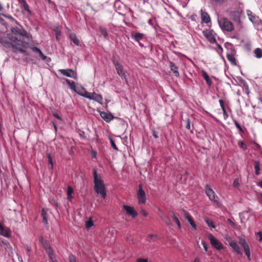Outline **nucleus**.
Instances as JSON below:
<instances>
[{
    "label": "nucleus",
    "mask_w": 262,
    "mask_h": 262,
    "mask_svg": "<svg viewBox=\"0 0 262 262\" xmlns=\"http://www.w3.org/2000/svg\"><path fill=\"white\" fill-rule=\"evenodd\" d=\"M235 124L237 127L239 129V131H243L240 125L236 121H235Z\"/></svg>",
    "instance_id": "52"
},
{
    "label": "nucleus",
    "mask_w": 262,
    "mask_h": 262,
    "mask_svg": "<svg viewBox=\"0 0 262 262\" xmlns=\"http://www.w3.org/2000/svg\"><path fill=\"white\" fill-rule=\"evenodd\" d=\"M218 23L220 27L224 31L231 32L234 30L233 24L225 17L219 19Z\"/></svg>",
    "instance_id": "3"
},
{
    "label": "nucleus",
    "mask_w": 262,
    "mask_h": 262,
    "mask_svg": "<svg viewBox=\"0 0 262 262\" xmlns=\"http://www.w3.org/2000/svg\"><path fill=\"white\" fill-rule=\"evenodd\" d=\"M100 31L101 32L102 35H103V36L105 38H106V37L107 36V33L106 29L105 28H100Z\"/></svg>",
    "instance_id": "36"
},
{
    "label": "nucleus",
    "mask_w": 262,
    "mask_h": 262,
    "mask_svg": "<svg viewBox=\"0 0 262 262\" xmlns=\"http://www.w3.org/2000/svg\"><path fill=\"white\" fill-rule=\"evenodd\" d=\"M256 234L258 236V237H259L258 241L259 242H262V232L259 231Z\"/></svg>",
    "instance_id": "46"
},
{
    "label": "nucleus",
    "mask_w": 262,
    "mask_h": 262,
    "mask_svg": "<svg viewBox=\"0 0 262 262\" xmlns=\"http://www.w3.org/2000/svg\"><path fill=\"white\" fill-rule=\"evenodd\" d=\"M173 219L174 221L176 223L177 225H178V227L179 229H181V223L179 220V219L177 217V216H176L174 213H173Z\"/></svg>",
    "instance_id": "31"
},
{
    "label": "nucleus",
    "mask_w": 262,
    "mask_h": 262,
    "mask_svg": "<svg viewBox=\"0 0 262 262\" xmlns=\"http://www.w3.org/2000/svg\"><path fill=\"white\" fill-rule=\"evenodd\" d=\"M205 190L206 193L210 200L213 202L214 203L217 204L219 203L218 197L215 195L214 191L210 188L208 185L206 186Z\"/></svg>",
    "instance_id": "4"
},
{
    "label": "nucleus",
    "mask_w": 262,
    "mask_h": 262,
    "mask_svg": "<svg viewBox=\"0 0 262 262\" xmlns=\"http://www.w3.org/2000/svg\"><path fill=\"white\" fill-rule=\"evenodd\" d=\"M239 146L244 149H246L247 147L246 144L243 141L239 143Z\"/></svg>",
    "instance_id": "44"
},
{
    "label": "nucleus",
    "mask_w": 262,
    "mask_h": 262,
    "mask_svg": "<svg viewBox=\"0 0 262 262\" xmlns=\"http://www.w3.org/2000/svg\"><path fill=\"white\" fill-rule=\"evenodd\" d=\"M94 190L103 198L106 195V189L103 181L100 175H98L96 169L93 170Z\"/></svg>",
    "instance_id": "2"
},
{
    "label": "nucleus",
    "mask_w": 262,
    "mask_h": 262,
    "mask_svg": "<svg viewBox=\"0 0 262 262\" xmlns=\"http://www.w3.org/2000/svg\"><path fill=\"white\" fill-rule=\"evenodd\" d=\"M109 139L110 140V142H111V145L113 147V148L114 149H115L116 150H118V149L117 146L116 145L115 142H114V140L113 139V138L110 136Z\"/></svg>",
    "instance_id": "33"
},
{
    "label": "nucleus",
    "mask_w": 262,
    "mask_h": 262,
    "mask_svg": "<svg viewBox=\"0 0 262 262\" xmlns=\"http://www.w3.org/2000/svg\"><path fill=\"white\" fill-rule=\"evenodd\" d=\"M157 235L156 234H150L149 235V236L151 238H152L153 237H156Z\"/></svg>",
    "instance_id": "61"
},
{
    "label": "nucleus",
    "mask_w": 262,
    "mask_h": 262,
    "mask_svg": "<svg viewBox=\"0 0 262 262\" xmlns=\"http://www.w3.org/2000/svg\"><path fill=\"white\" fill-rule=\"evenodd\" d=\"M72 84V89L79 95L84 97V96L86 95L87 92L84 90V88L76 87L75 85L74 82H73Z\"/></svg>",
    "instance_id": "11"
},
{
    "label": "nucleus",
    "mask_w": 262,
    "mask_h": 262,
    "mask_svg": "<svg viewBox=\"0 0 262 262\" xmlns=\"http://www.w3.org/2000/svg\"><path fill=\"white\" fill-rule=\"evenodd\" d=\"M54 116L59 119H61L60 117L58 114H54Z\"/></svg>",
    "instance_id": "63"
},
{
    "label": "nucleus",
    "mask_w": 262,
    "mask_h": 262,
    "mask_svg": "<svg viewBox=\"0 0 262 262\" xmlns=\"http://www.w3.org/2000/svg\"><path fill=\"white\" fill-rule=\"evenodd\" d=\"M202 244L205 251H207V245L205 244V243L204 242H202Z\"/></svg>",
    "instance_id": "53"
},
{
    "label": "nucleus",
    "mask_w": 262,
    "mask_h": 262,
    "mask_svg": "<svg viewBox=\"0 0 262 262\" xmlns=\"http://www.w3.org/2000/svg\"><path fill=\"white\" fill-rule=\"evenodd\" d=\"M137 198L138 200L139 204H143L145 203L146 201V195L145 193L142 189V185H139V190L137 193Z\"/></svg>",
    "instance_id": "6"
},
{
    "label": "nucleus",
    "mask_w": 262,
    "mask_h": 262,
    "mask_svg": "<svg viewBox=\"0 0 262 262\" xmlns=\"http://www.w3.org/2000/svg\"><path fill=\"white\" fill-rule=\"evenodd\" d=\"M228 222L230 224L231 226H232L233 227H234L235 226V224L232 222L230 219L228 220Z\"/></svg>",
    "instance_id": "48"
},
{
    "label": "nucleus",
    "mask_w": 262,
    "mask_h": 262,
    "mask_svg": "<svg viewBox=\"0 0 262 262\" xmlns=\"http://www.w3.org/2000/svg\"><path fill=\"white\" fill-rule=\"evenodd\" d=\"M59 72L63 75L67 77L76 79V73L72 69H61L59 70Z\"/></svg>",
    "instance_id": "9"
},
{
    "label": "nucleus",
    "mask_w": 262,
    "mask_h": 262,
    "mask_svg": "<svg viewBox=\"0 0 262 262\" xmlns=\"http://www.w3.org/2000/svg\"><path fill=\"white\" fill-rule=\"evenodd\" d=\"M152 134L155 138H157L158 137V132H152Z\"/></svg>",
    "instance_id": "56"
},
{
    "label": "nucleus",
    "mask_w": 262,
    "mask_h": 262,
    "mask_svg": "<svg viewBox=\"0 0 262 262\" xmlns=\"http://www.w3.org/2000/svg\"><path fill=\"white\" fill-rule=\"evenodd\" d=\"M136 262H148L147 259L139 258L136 260Z\"/></svg>",
    "instance_id": "45"
},
{
    "label": "nucleus",
    "mask_w": 262,
    "mask_h": 262,
    "mask_svg": "<svg viewBox=\"0 0 262 262\" xmlns=\"http://www.w3.org/2000/svg\"><path fill=\"white\" fill-rule=\"evenodd\" d=\"M100 116L106 122L111 121L114 118V117L111 114H107V113L104 112H101Z\"/></svg>",
    "instance_id": "14"
},
{
    "label": "nucleus",
    "mask_w": 262,
    "mask_h": 262,
    "mask_svg": "<svg viewBox=\"0 0 262 262\" xmlns=\"http://www.w3.org/2000/svg\"><path fill=\"white\" fill-rule=\"evenodd\" d=\"M39 55L42 58V59H46V56H45L42 53V54H39Z\"/></svg>",
    "instance_id": "59"
},
{
    "label": "nucleus",
    "mask_w": 262,
    "mask_h": 262,
    "mask_svg": "<svg viewBox=\"0 0 262 262\" xmlns=\"http://www.w3.org/2000/svg\"><path fill=\"white\" fill-rule=\"evenodd\" d=\"M239 186V183L238 182V180L236 179L234 180L233 183V186L235 188H237Z\"/></svg>",
    "instance_id": "37"
},
{
    "label": "nucleus",
    "mask_w": 262,
    "mask_h": 262,
    "mask_svg": "<svg viewBox=\"0 0 262 262\" xmlns=\"http://www.w3.org/2000/svg\"><path fill=\"white\" fill-rule=\"evenodd\" d=\"M73 81L71 82V81L69 79L66 80V82L68 83V84L70 86V88L72 89V83Z\"/></svg>",
    "instance_id": "49"
},
{
    "label": "nucleus",
    "mask_w": 262,
    "mask_h": 262,
    "mask_svg": "<svg viewBox=\"0 0 262 262\" xmlns=\"http://www.w3.org/2000/svg\"><path fill=\"white\" fill-rule=\"evenodd\" d=\"M49 257L52 260H54L55 258L54 254L53 253L52 251L50 249L48 251Z\"/></svg>",
    "instance_id": "35"
},
{
    "label": "nucleus",
    "mask_w": 262,
    "mask_h": 262,
    "mask_svg": "<svg viewBox=\"0 0 262 262\" xmlns=\"http://www.w3.org/2000/svg\"><path fill=\"white\" fill-rule=\"evenodd\" d=\"M230 246L232 247L233 249L237 253V254H242V252L241 251L240 248L236 242L231 243Z\"/></svg>",
    "instance_id": "19"
},
{
    "label": "nucleus",
    "mask_w": 262,
    "mask_h": 262,
    "mask_svg": "<svg viewBox=\"0 0 262 262\" xmlns=\"http://www.w3.org/2000/svg\"><path fill=\"white\" fill-rule=\"evenodd\" d=\"M69 262H77L76 257L72 254L69 255Z\"/></svg>",
    "instance_id": "38"
},
{
    "label": "nucleus",
    "mask_w": 262,
    "mask_h": 262,
    "mask_svg": "<svg viewBox=\"0 0 262 262\" xmlns=\"http://www.w3.org/2000/svg\"><path fill=\"white\" fill-rule=\"evenodd\" d=\"M254 18V16H251L249 17V19H250V20L251 22H252L253 23H254V21L253 20V18Z\"/></svg>",
    "instance_id": "60"
},
{
    "label": "nucleus",
    "mask_w": 262,
    "mask_h": 262,
    "mask_svg": "<svg viewBox=\"0 0 262 262\" xmlns=\"http://www.w3.org/2000/svg\"><path fill=\"white\" fill-rule=\"evenodd\" d=\"M144 35L140 33H137L136 34H132V37L136 41L139 42V41L143 38Z\"/></svg>",
    "instance_id": "20"
},
{
    "label": "nucleus",
    "mask_w": 262,
    "mask_h": 262,
    "mask_svg": "<svg viewBox=\"0 0 262 262\" xmlns=\"http://www.w3.org/2000/svg\"><path fill=\"white\" fill-rule=\"evenodd\" d=\"M241 13L238 10L232 11L229 13V15L231 18L237 24L241 23Z\"/></svg>",
    "instance_id": "8"
},
{
    "label": "nucleus",
    "mask_w": 262,
    "mask_h": 262,
    "mask_svg": "<svg viewBox=\"0 0 262 262\" xmlns=\"http://www.w3.org/2000/svg\"><path fill=\"white\" fill-rule=\"evenodd\" d=\"M41 215L42 217V222L45 224H48V219H47V213L44 209H42L41 210Z\"/></svg>",
    "instance_id": "22"
},
{
    "label": "nucleus",
    "mask_w": 262,
    "mask_h": 262,
    "mask_svg": "<svg viewBox=\"0 0 262 262\" xmlns=\"http://www.w3.org/2000/svg\"><path fill=\"white\" fill-rule=\"evenodd\" d=\"M208 238L209 239L212 246L217 250H221L224 248L223 245L220 242H219L212 234H209L208 235Z\"/></svg>",
    "instance_id": "5"
},
{
    "label": "nucleus",
    "mask_w": 262,
    "mask_h": 262,
    "mask_svg": "<svg viewBox=\"0 0 262 262\" xmlns=\"http://www.w3.org/2000/svg\"><path fill=\"white\" fill-rule=\"evenodd\" d=\"M70 37L71 40L77 46L80 45V41L77 38V36L74 33H71L70 34Z\"/></svg>",
    "instance_id": "21"
},
{
    "label": "nucleus",
    "mask_w": 262,
    "mask_h": 262,
    "mask_svg": "<svg viewBox=\"0 0 262 262\" xmlns=\"http://www.w3.org/2000/svg\"><path fill=\"white\" fill-rule=\"evenodd\" d=\"M204 35L210 42L214 43L216 42L215 38L211 34L206 33Z\"/></svg>",
    "instance_id": "25"
},
{
    "label": "nucleus",
    "mask_w": 262,
    "mask_h": 262,
    "mask_svg": "<svg viewBox=\"0 0 262 262\" xmlns=\"http://www.w3.org/2000/svg\"><path fill=\"white\" fill-rule=\"evenodd\" d=\"M185 123H186V128L187 130L191 129V128H190V122L189 119H187L186 121H185Z\"/></svg>",
    "instance_id": "39"
},
{
    "label": "nucleus",
    "mask_w": 262,
    "mask_h": 262,
    "mask_svg": "<svg viewBox=\"0 0 262 262\" xmlns=\"http://www.w3.org/2000/svg\"><path fill=\"white\" fill-rule=\"evenodd\" d=\"M220 103L221 106L222 108V110H224L225 107H224V101L222 100H220Z\"/></svg>",
    "instance_id": "51"
},
{
    "label": "nucleus",
    "mask_w": 262,
    "mask_h": 262,
    "mask_svg": "<svg viewBox=\"0 0 262 262\" xmlns=\"http://www.w3.org/2000/svg\"><path fill=\"white\" fill-rule=\"evenodd\" d=\"M252 12L250 10H247V15L249 17L251 16Z\"/></svg>",
    "instance_id": "58"
},
{
    "label": "nucleus",
    "mask_w": 262,
    "mask_h": 262,
    "mask_svg": "<svg viewBox=\"0 0 262 262\" xmlns=\"http://www.w3.org/2000/svg\"><path fill=\"white\" fill-rule=\"evenodd\" d=\"M201 18L202 20L205 23H208L210 21V16L207 13L201 10Z\"/></svg>",
    "instance_id": "17"
},
{
    "label": "nucleus",
    "mask_w": 262,
    "mask_h": 262,
    "mask_svg": "<svg viewBox=\"0 0 262 262\" xmlns=\"http://www.w3.org/2000/svg\"><path fill=\"white\" fill-rule=\"evenodd\" d=\"M92 157L95 158L97 156V152L93 150L92 151Z\"/></svg>",
    "instance_id": "55"
},
{
    "label": "nucleus",
    "mask_w": 262,
    "mask_h": 262,
    "mask_svg": "<svg viewBox=\"0 0 262 262\" xmlns=\"http://www.w3.org/2000/svg\"><path fill=\"white\" fill-rule=\"evenodd\" d=\"M223 112H224V115H225V116H227V114L226 112V111H225V108L224 109V110H223Z\"/></svg>",
    "instance_id": "64"
},
{
    "label": "nucleus",
    "mask_w": 262,
    "mask_h": 262,
    "mask_svg": "<svg viewBox=\"0 0 262 262\" xmlns=\"http://www.w3.org/2000/svg\"><path fill=\"white\" fill-rule=\"evenodd\" d=\"M123 208L125 210L126 212L132 217H136L138 215L137 212L133 207L124 205Z\"/></svg>",
    "instance_id": "10"
},
{
    "label": "nucleus",
    "mask_w": 262,
    "mask_h": 262,
    "mask_svg": "<svg viewBox=\"0 0 262 262\" xmlns=\"http://www.w3.org/2000/svg\"><path fill=\"white\" fill-rule=\"evenodd\" d=\"M202 75H203V76L204 78L206 81V82L207 83V84L209 86H210L211 85V84H212V81L210 79L208 75V74H207V73L206 72H205L204 71H202Z\"/></svg>",
    "instance_id": "23"
},
{
    "label": "nucleus",
    "mask_w": 262,
    "mask_h": 262,
    "mask_svg": "<svg viewBox=\"0 0 262 262\" xmlns=\"http://www.w3.org/2000/svg\"><path fill=\"white\" fill-rule=\"evenodd\" d=\"M141 213L144 215V216H146L148 215L147 212L145 211L144 209H142L141 211Z\"/></svg>",
    "instance_id": "50"
},
{
    "label": "nucleus",
    "mask_w": 262,
    "mask_h": 262,
    "mask_svg": "<svg viewBox=\"0 0 262 262\" xmlns=\"http://www.w3.org/2000/svg\"><path fill=\"white\" fill-rule=\"evenodd\" d=\"M240 244L243 247L245 254L247 256L248 259L250 260H251L250 258V248L248 244L247 243V242L245 241V240H242L240 242Z\"/></svg>",
    "instance_id": "12"
},
{
    "label": "nucleus",
    "mask_w": 262,
    "mask_h": 262,
    "mask_svg": "<svg viewBox=\"0 0 262 262\" xmlns=\"http://www.w3.org/2000/svg\"><path fill=\"white\" fill-rule=\"evenodd\" d=\"M24 8V10L25 11H26L28 14H30L31 13V12L29 10V6L26 3V4L24 5L23 6H22Z\"/></svg>",
    "instance_id": "40"
},
{
    "label": "nucleus",
    "mask_w": 262,
    "mask_h": 262,
    "mask_svg": "<svg viewBox=\"0 0 262 262\" xmlns=\"http://www.w3.org/2000/svg\"><path fill=\"white\" fill-rule=\"evenodd\" d=\"M193 262H201V259L199 257H196L195 258V259H194V261Z\"/></svg>",
    "instance_id": "57"
},
{
    "label": "nucleus",
    "mask_w": 262,
    "mask_h": 262,
    "mask_svg": "<svg viewBox=\"0 0 262 262\" xmlns=\"http://www.w3.org/2000/svg\"><path fill=\"white\" fill-rule=\"evenodd\" d=\"M254 53L255 56L258 58L262 57V50L260 48H256L254 51Z\"/></svg>",
    "instance_id": "27"
},
{
    "label": "nucleus",
    "mask_w": 262,
    "mask_h": 262,
    "mask_svg": "<svg viewBox=\"0 0 262 262\" xmlns=\"http://www.w3.org/2000/svg\"><path fill=\"white\" fill-rule=\"evenodd\" d=\"M211 1H212V2L214 3L216 5H217V4L220 5L223 2V0H211Z\"/></svg>",
    "instance_id": "47"
},
{
    "label": "nucleus",
    "mask_w": 262,
    "mask_h": 262,
    "mask_svg": "<svg viewBox=\"0 0 262 262\" xmlns=\"http://www.w3.org/2000/svg\"><path fill=\"white\" fill-rule=\"evenodd\" d=\"M227 57L232 64L236 65V59L232 54H228Z\"/></svg>",
    "instance_id": "24"
},
{
    "label": "nucleus",
    "mask_w": 262,
    "mask_h": 262,
    "mask_svg": "<svg viewBox=\"0 0 262 262\" xmlns=\"http://www.w3.org/2000/svg\"><path fill=\"white\" fill-rule=\"evenodd\" d=\"M73 193V189L70 187L69 186L68 187V191H67V199L69 200H71V198H72V194Z\"/></svg>",
    "instance_id": "28"
},
{
    "label": "nucleus",
    "mask_w": 262,
    "mask_h": 262,
    "mask_svg": "<svg viewBox=\"0 0 262 262\" xmlns=\"http://www.w3.org/2000/svg\"><path fill=\"white\" fill-rule=\"evenodd\" d=\"M258 186L262 188V181L258 182Z\"/></svg>",
    "instance_id": "62"
},
{
    "label": "nucleus",
    "mask_w": 262,
    "mask_h": 262,
    "mask_svg": "<svg viewBox=\"0 0 262 262\" xmlns=\"http://www.w3.org/2000/svg\"><path fill=\"white\" fill-rule=\"evenodd\" d=\"M185 217L187 220L188 222L190 223L191 227L194 229H196V225L194 222L193 221L192 217L189 215V214L186 212H185Z\"/></svg>",
    "instance_id": "15"
},
{
    "label": "nucleus",
    "mask_w": 262,
    "mask_h": 262,
    "mask_svg": "<svg viewBox=\"0 0 262 262\" xmlns=\"http://www.w3.org/2000/svg\"><path fill=\"white\" fill-rule=\"evenodd\" d=\"M116 70L118 74L120 76H121L122 78H124V79H126V75H125V73L123 69V67H122V65L116 68Z\"/></svg>",
    "instance_id": "18"
},
{
    "label": "nucleus",
    "mask_w": 262,
    "mask_h": 262,
    "mask_svg": "<svg viewBox=\"0 0 262 262\" xmlns=\"http://www.w3.org/2000/svg\"><path fill=\"white\" fill-rule=\"evenodd\" d=\"M84 97L89 99L94 100L100 104L102 103V97L101 95L96 94L95 93H88L87 92Z\"/></svg>",
    "instance_id": "7"
},
{
    "label": "nucleus",
    "mask_w": 262,
    "mask_h": 262,
    "mask_svg": "<svg viewBox=\"0 0 262 262\" xmlns=\"http://www.w3.org/2000/svg\"><path fill=\"white\" fill-rule=\"evenodd\" d=\"M18 1L21 6H23L27 3L25 0H18Z\"/></svg>",
    "instance_id": "54"
},
{
    "label": "nucleus",
    "mask_w": 262,
    "mask_h": 262,
    "mask_svg": "<svg viewBox=\"0 0 262 262\" xmlns=\"http://www.w3.org/2000/svg\"><path fill=\"white\" fill-rule=\"evenodd\" d=\"M254 169L255 170V174L256 175H259L260 173V165L259 162L257 161L254 162Z\"/></svg>",
    "instance_id": "26"
},
{
    "label": "nucleus",
    "mask_w": 262,
    "mask_h": 262,
    "mask_svg": "<svg viewBox=\"0 0 262 262\" xmlns=\"http://www.w3.org/2000/svg\"><path fill=\"white\" fill-rule=\"evenodd\" d=\"M0 234L6 237H10L11 236L10 230L9 228H5L3 224L0 222Z\"/></svg>",
    "instance_id": "13"
},
{
    "label": "nucleus",
    "mask_w": 262,
    "mask_h": 262,
    "mask_svg": "<svg viewBox=\"0 0 262 262\" xmlns=\"http://www.w3.org/2000/svg\"><path fill=\"white\" fill-rule=\"evenodd\" d=\"M56 37L57 39H59V36L60 35V32L58 30V28L55 29Z\"/></svg>",
    "instance_id": "42"
},
{
    "label": "nucleus",
    "mask_w": 262,
    "mask_h": 262,
    "mask_svg": "<svg viewBox=\"0 0 262 262\" xmlns=\"http://www.w3.org/2000/svg\"><path fill=\"white\" fill-rule=\"evenodd\" d=\"M47 156L48 159V162L50 164H51V169H52L53 166V160H52L51 156L50 154H48L47 155Z\"/></svg>",
    "instance_id": "34"
},
{
    "label": "nucleus",
    "mask_w": 262,
    "mask_h": 262,
    "mask_svg": "<svg viewBox=\"0 0 262 262\" xmlns=\"http://www.w3.org/2000/svg\"><path fill=\"white\" fill-rule=\"evenodd\" d=\"M93 225H94L93 222L92 221V220L91 219H90V220L86 222L85 227L86 228L89 229L91 227H92V226H93Z\"/></svg>",
    "instance_id": "32"
},
{
    "label": "nucleus",
    "mask_w": 262,
    "mask_h": 262,
    "mask_svg": "<svg viewBox=\"0 0 262 262\" xmlns=\"http://www.w3.org/2000/svg\"><path fill=\"white\" fill-rule=\"evenodd\" d=\"M162 219L164 221V222L167 225H171V222L170 220V218L167 216H165L164 217H161Z\"/></svg>",
    "instance_id": "30"
},
{
    "label": "nucleus",
    "mask_w": 262,
    "mask_h": 262,
    "mask_svg": "<svg viewBox=\"0 0 262 262\" xmlns=\"http://www.w3.org/2000/svg\"><path fill=\"white\" fill-rule=\"evenodd\" d=\"M169 67L171 71H172L174 75L176 77L179 76V73L178 71V68L174 64V63L170 62L169 63Z\"/></svg>",
    "instance_id": "16"
},
{
    "label": "nucleus",
    "mask_w": 262,
    "mask_h": 262,
    "mask_svg": "<svg viewBox=\"0 0 262 262\" xmlns=\"http://www.w3.org/2000/svg\"><path fill=\"white\" fill-rule=\"evenodd\" d=\"M29 35L24 29L17 27L11 28V32L0 37V43L5 47L11 49L14 52H26L24 48L28 45Z\"/></svg>",
    "instance_id": "1"
},
{
    "label": "nucleus",
    "mask_w": 262,
    "mask_h": 262,
    "mask_svg": "<svg viewBox=\"0 0 262 262\" xmlns=\"http://www.w3.org/2000/svg\"><path fill=\"white\" fill-rule=\"evenodd\" d=\"M113 63L115 65V68H117L120 66H121V64H120L119 62L118 61V60H116V59H114L113 60Z\"/></svg>",
    "instance_id": "43"
},
{
    "label": "nucleus",
    "mask_w": 262,
    "mask_h": 262,
    "mask_svg": "<svg viewBox=\"0 0 262 262\" xmlns=\"http://www.w3.org/2000/svg\"><path fill=\"white\" fill-rule=\"evenodd\" d=\"M205 222L208 226H209L212 228H214L215 227L214 222L212 220L208 219H206Z\"/></svg>",
    "instance_id": "29"
},
{
    "label": "nucleus",
    "mask_w": 262,
    "mask_h": 262,
    "mask_svg": "<svg viewBox=\"0 0 262 262\" xmlns=\"http://www.w3.org/2000/svg\"><path fill=\"white\" fill-rule=\"evenodd\" d=\"M32 50L36 53H38L39 54H42V52L37 47H33L32 48Z\"/></svg>",
    "instance_id": "41"
}]
</instances>
